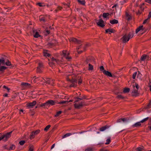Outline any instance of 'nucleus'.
Instances as JSON below:
<instances>
[{
	"label": "nucleus",
	"mask_w": 151,
	"mask_h": 151,
	"mask_svg": "<svg viewBox=\"0 0 151 151\" xmlns=\"http://www.w3.org/2000/svg\"><path fill=\"white\" fill-rule=\"evenodd\" d=\"M66 79L67 81L71 83L69 86L70 87H75L77 86V81L78 79L77 75L74 74L69 75L66 77Z\"/></svg>",
	"instance_id": "nucleus-1"
},
{
	"label": "nucleus",
	"mask_w": 151,
	"mask_h": 151,
	"mask_svg": "<svg viewBox=\"0 0 151 151\" xmlns=\"http://www.w3.org/2000/svg\"><path fill=\"white\" fill-rule=\"evenodd\" d=\"M12 132V131L10 132H7L6 134H4L1 137H0V141L3 139L4 141L5 142L7 141L8 139L11 137Z\"/></svg>",
	"instance_id": "nucleus-2"
},
{
	"label": "nucleus",
	"mask_w": 151,
	"mask_h": 151,
	"mask_svg": "<svg viewBox=\"0 0 151 151\" xmlns=\"http://www.w3.org/2000/svg\"><path fill=\"white\" fill-rule=\"evenodd\" d=\"M4 58L1 57L0 59V72H1L3 73L4 72V70L6 69L7 68L4 66H1V64L3 65H4Z\"/></svg>",
	"instance_id": "nucleus-3"
},
{
	"label": "nucleus",
	"mask_w": 151,
	"mask_h": 151,
	"mask_svg": "<svg viewBox=\"0 0 151 151\" xmlns=\"http://www.w3.org/2000/svg\"><path fill=\"white\" fill-rule=\"evenodd\" d=\"M86 105L84 102H81L79 104L76 103L74 105L75 108L78 109H80L81 108L83 107V106Z\"/></svg>",
	"instance_id": "nucleus-4"
},
{
	"label": "nucleus",
	"mask_w": 151,
	"mask_h": 151,
	"mask_svg": "<svg viewBox=\"0 0 151 151\" xmlns=\"http://www.w3.org/2000/svg\"><path fill=\"white\" fill-rule=\"evenodd\" d=\"M104 23V21L102 19H101L99 20V22H97L96 24L99 27L103 28L105 26Z\"/></svg>",
	"instance_id": "nucleus-5"
},
{
	"label": "nucleus",
	"mask_w": 151,
	"mask_h": 151,
	"mask_svg": "<svg viewBox=\"0 0 151 151\" xmlns=\"http://www.w3.org/2000/svg\"><path fill=\"white\" fill-rule=\"evenodd\" d=\"M57 101L55 100H49L47 101V106L50 105L53 106L55 104L57 103Z\"/></svg>",
	"instance_id": "nucleus-6"
},
{
	"label": "nucleus",
	"mask_w": 151,
	"mask_h": 151,
	"mask_svg": "<svg viewBox=\"0 0 151 151\" xmlns=\"http://www.w3.org/2000/svg\"><path fill=\"white\" fill-rule=\"evenodd\" d=\"M36 104V101H34L30 103L29 104H27V106L29 108H31L33 107Z\"/></svg>",
	"instance_id": "nucleus-7"
},
{
	"label": "nucleus",
	"mask_w": 151,
	"mask_h": 151,
	"mask_svg": "<svg viewBox=\"0 0 151 151\" xmlns=\"http://www.w3.org/2000/svg\"><path fill=\"white\" fill-rule=\"evenodd\" d=\"M86 96L85 95H83L82 97H81V98H79L78 97H75V99H76L74 102H77L79 101L83 100V99H86Z\"/></svg>",
	"instance_id": "nucleus-8"
},
{
	"label": "nucleus",
	"mask_w": 151,
	"mask_h": 151,
	"mask_svg": "<svg viewBox=\"0 0 151 151\" xmlns=\"http://www.w3.org/2000/svg\"><path fill=\"white\" fill-rule=\"evenodd\" d=\"M132 96L137 97L139 95V93H138V90L134 89L132 92Z\"/></svg>",
	"instance_id": "nucleus-9"
},
{
	"label": "nucleus",
	"mask_w": 151,
	"mask_h": 151,
	"mask_svg": "<svg viewBox=\"0 0 151 151\" xmlns=\"http://www.w3.org/2000/svg\"><path fill=\"white\" fill-rule=\"evenodd\" d=\"M123 43H126L129 41V38H128L127 36L125 35L121 38Z\"/></svg>",
	"instance_id": "nucleus-10"
},
{
	"label": "nucleus",
	"mask_w": 151,
	"mask_h": 151,
	"mask_svg": "<svg viewBox=\"0 0 151 151\" xmlns=\"http://www.w3.org/2000/svg\"><path fill=\"white\" fill-rule=\"evenodd\" d=\"M115 32V30L113 29H108L105 30L106 33H109V34H111L112 33H114Z\"/></svg>",
	"instance_id": "nucleus-11"
},
{
	"label": "nucleus",
	"mask_w": 151,
	"mask_h": 151,
	"mask_svg": "<svg viewBox=\"0 0 151 151\" xmlns=\"http://www.w3.org/2000/svg\"><path fill=\"white\" fill-rule=\"evenodd\" d=\"M143 27V25H141L139 27H138L136 30V33L137 34L138 32L141 30H144L145 29Z\"/></svg>",
	"instance_id": "nucleus-12"
},
{
	"label": "nucleus",
	"mask_w": 151,
	"mask_h": 151,
	"mask_svg": "<svg viewBox=\"0 0 151 151\" xmlns=\"http://www.w3.org/2000/svg\"><path fill=\"white\" fill-rule=\"evenodd\" d=\"M143 27V25H141L139 27H138L136 30V33L137 34L138 32L141 30H144L145 29Z\"/></svg>",
	"instance_id": "nucleus-13"
},
{
	"label": "nucleus",
	"mask_w": 151,
	"mask_h": 151,
	"mask_svg": "<svg viewBox=\"0 0 151 151\" xmlns=\"http://www.w3.org/2000/svg\"><path fill=\"white\" fill-rule=\"evenodd\" d=\"M126 16L127 17L126 19L128 21H129V20H131L132 19V17L131 15L129 14L127 12H126L125 13Z\"/></svg>",
	"instance_id": "nucleus-14"
},
{
	"label": "nucleus",
	"mask_w": 151,
	"mask_h": 151,
	"mask_svg": "<svg viewBox=\"0 0 151 151\" xmlns=\"http://www.w3.org/2000/svg\"><path fill=\"white\" fill-rule=\"evenodd\" d=\"M110 126L106 125L100 128V130L101 131H103L106 129H108L110 127Z\"/></svg>",
	"instance_id": "nucleus-15"
},
{
	"label": "nucleus",
	"mask_w": 151,
	"mask_h": 151,
	"mask_svg": "<svg viewBox=\"0 0 151 151\" xmlns=\"http://www.w3.org/2000/svg\"><path fill=\"white\" fill-rule=\"evenodd\" d=\"M147 58H149V56H148L145 54H144L141 56L140 59V61H145V60H146Z\"/></svg>",
	"instance_id": "nucleus-16"
},
{
	"label": "nucleus",
	"mask_w": 151,
	"mask_h": 151,
	"mask_svg": "<svg viewBox=\"0 0 151 151\" xmlns=\"http://www.w3.org/2000/svg\"><path fill=\"white\" fill-rule=\"evenodd\" d=\"M43 53L44 56L50 57L51 56V55L47 52V50H44Z\"/></svg>",
	"instance_id": "nucleus-17"
},
{
	"label": "nucleus",
	"mask_w": 151,
	"mask_h": 151,
	"mask_svg": "<svg viewBox=\"0 0 151 151\" xmlns=\"http://www.w3.org/2000/svg\"><path fill=\"white\" fill-rule=\"evenodd\" d=\"M141 125V123L140 122H137L134 124H133L132 127H139Z\"/></svg>",
	"instance_id": "nucleus-18"
},
{
	"label": "nucleus",
	"mask_w": 151,
	"mask_h": 151,
	"mask_svg": "<svg viewBox=\"0 0 151 151\" xmlns=\"http://www.w3.org/2000/svg\"><path fill=\"white\" fill-rule=\"evenodd\" d=\"M44 81H45L44 82L45 83L48 84H50L51 82L53 81V80L50 78H47L46 79V80H44Z\"/></svg>",
	"instance_id": "nucleus-19"
},
{
	"label": "nucleus",
	"mask_w": 151,
	"mask_h": 151,
	"mask_svg": "<svg viewBox=\"0 0 151 151\" xmlns=\"http://www.w3.org/2000/svg\"><path fill=\"white\" fill-rule=\"evenodd\" d=\"M118 22H119L118 20L116 19H114L112 20H110V23L112 24H118Z\"/></svg>",
	"instance_id": "nucleus-20"
},
{
	"label": "nucleus",
	"mask_w": 151,
	"mask_h": 151,
	"mask_svg": "<svg viewBox=\"0 0 151 151\" xmlns=\"http://www.w3.org/2000/svg\"><path fill=\"white\" fill-rule=\"evenodd\" d=\"M103 73L107 76L110 77L111 76V73L108 71H106V70L104 71Z\"/></svg>",
	"instance_id": "nucleus-21"
},
{
	"label": "nucleus",
	"mask_w": 151,
	"mask_h": 151,
	"mask_svg": "<svg viewBox=\"0 0 151 151\" xmlns=\"http://www.w3.org/2000/svg\"><path fill=\"white\" fill-rule=\"evenodd\" d=\"M62 55L64 57L66 58V57L67 56H68L69 55V53H67V50H63L62 51Z\"/></svg>",
	"instance_id": "nucleus-22"
},
{
	"label": "nucleus",
	"mask_w": 151,
	"mask_h": 151,
	"mask_svg": "<svg viewBox=\"0 0 151 151\" xmlns=\"http://www.w3.org/2000/svg\"><path fill=\"white\" fill-rule=\"evenodd\" d=\"M5 59L4 58V65H6L7 66H10L12 65L11 62L8 60H7L5 62Z\"/></svg>",
	"instance_id": "nucleus-23"
},
{
	"label": "nucleus",
	"mask_w": 151,
	"mask_h": 151,
	"mask_svg": "<svg viewBox=\"0 0 151 151\" xmlns=\"http://www.w3.org/2000/svg\"><path fill=\"white\" fill-rule=\"evenodd\" d=\"M134 35V32L132 31V32H129V33L128 35L127 36L128 38H129V39L132 38L133 36Z\"/></svg>",
	"instance_id": "nucleus-24"
},
{
	"label": "nucleus",
	"mask_w": 151,
	"mask_h": 151,
	"mask_svg": "<svg viewBox=\"0 0 151 151\" xmlns=\"http://www.w3.org/2000/svg\"><path fill=\"white\" fill-rule=\"evenodd\" d=\"M21 85L24 86V87H27L30 86V84L26 83H21Z\"/></svg>",
	"instance_id": "nucleus-25"
},
{
	"label": "nucleus",
	"mask_w": 151,
	"mask_h": 151,
	"mask_svg": "<svg viewBox=\"0 0 151 151\" xmlns=\"http://www.w3.org/2000/svg\"><path fill=\"white\" fill-rule=\"evenodd\" d=\"M78 2L79 3L81 4L85 5L86 3V2L85 0H82L81 1V0H77Z\"/></svg>",
	"instance_id": "nucleus-26"
},
{
	"label": "nucleus",
	"mask_w": 151,
	"mask_h": 151,
	"mask_svg": "<svg viewBox=\"0 0 151 151\" xmlns=\"http://www.w3.org/2000/svg\"><path fill=\"white\" fill-rule=\"evenodd\" d=\"M130 88H124L123 92L124 93H128L129 92Z\"/></svg>",
	"instance_id": "nucleus-27"
},
{
	"label": "nucleus",
	"mask_w": 151,
	"mask_h": 151,
	"mask_svg": "<svg viewBox=\"0 0 151 151\" xmlns=\"http://www.w3.org/2000/svg\"><path fill=\"white\" fill-rule=\"evenodd\" d=\"M94 150V149L93 147H88L85 150V151H93Z\"/></svg>",
	"instance_id": "nucleus-28"
},
{
	"label": "nucleus",
	"mask_w": 151,
	"mask_h": 151,
	"mask_svg": "<svg viewBox=\"0 0 151 151\" xmlns=\"http://www.w3.org/2000/svg\"><path fill=\"white\" fill-rule=\"evenodd\" d=\"M116 98L119 99H125V97L121 95H118L116 96Z\"/></svg>",
	"instance_id": "nucleus-29"
},
{
	"label": "nucleus",
	"mask_w": 151,
	"mask_h": 151,
	"mask_svg": "<svg viewBox=\"0 0 151 151\" xmlns=\"http://www.w3.org/2000/svg\"><path fill=\"white\" fill-rule=\"evenodd\" d=\"M93 58L91 57H88L86 58V62L87 63L90 62V60H92Z\"/></svg>",
	"instance_id": "nucleus-30"
},
{
	"label": "nucleus",
	"mask_w": 151,
	"mask_h": 151,
	"mask_svg": "<svg viewBox=\"0 0 151 151\" xmlns=\"http://www.w3.org/2000/svg\"><path fill=\"white\" fill-rule=\"evenodd\" d=\"M70 42H73L76 43L77 39L75 38L72 37L69 39Z\"/></svg>",
	"instance_id": "nucleus-31"
},
{
	"label": "nucleus",
	"mask_w": 151,
	"mask_h": 151,
	"mask_svg": "<svg viewBox=\"0 0 151 151\" xmlns=\"http://www.w3.org/2000/svg\"><path fill=\"white\" fill-rule=\"evenodd\" d=\"M15 148V146L13 144H11V145L9 148L8 149V150H14Z\"/></svg>",
	"instance_id": "nucleus-32"
},
{
	"label": "nucleus",
	"mask_w": 151,
	"mask_h": 151,
	"mask_svg": "<svg viewBox=\"0 0 151 151\" xmlns=\"http://www.w3.org/2000/svg\"><path fill=\"white\" fill-rule=\"evenodd\" d=\"M110 14L108 13H104L103 14V17L104 18H107V17Z\"/></svg>",
	"instance_id": "nucleus-33"
},
{
	"label": "nucleus",
	"mask_w": 151,
	"mask_h": 151,
	"mask_svg": "<svg viewBox=\"0 0 151 151\" xmlns=\"http://www.w3.org/2000/svg\"><path fill=\"white\" fill-rule=\"evenodd\" d=\"M68 103V101H60V102H58L57 101V104H67Z\"/></svg>",
	"instance_id": "nucleus-34"
},
{
	"label": "nucleus",
	"mask_w": 151,
	"mask_h": 151,
	"mask_svg": "<svg viewBox=\"0 0 151 151\" xmlns=\"http://www.w3.org/2000/svg\"><path fill=\"white\" fill-rule=\"evenodd\" d=\"M41 35L39 34L38 32H37L35 33V34L34 35V37L35 38H38L39 37H40Z\"/></svg>",
	"instance_id": "nucleus-35"
},
{
	"label": "nucleus",
	"mask_w": 151,
	"mask_h": 151,
	"mask_svg": "<svg viewBox=\"0 0 151 151\" xmlns=\"http://www.w3.org/2000/svg\"><path fill=\"white\" fill-rule=\"evenodd\" d=\"M32 132L34 133V134L36 135L39 134L40 132V129H37L36 131H33Z\"/></svg>",
	"instance_id": "nucleus-36"
},
{
	"label": "nucleus",
	"mask_w": 151,
	"mask_h": 151,
	"mask_svg": "<svg viewBox=\"0 0 151 151\" xmlns=\"http://www.w3.org/2000/svg\"><path fill=\"white\" fill-rule=\"evenodd\" d=\"M35 137V134H34L33 132H31V134L30 135V139H33Z\"/></svg>",
	"instance_id": "nucleus-37"
},
{
	"label": "nucleus",
	"mask_w": 151,
	"mask_h": 151,
	"mask_svg": "<svg viewBox=\"0 0 151 151\" xmlns=\"http://www.w3.org/2000/svg\"><path fill=\"white\" fill-rule=\"evenodd\" d=\"M62 111H60L57 112L56 114L55 115V117H58L60 114H61L62 113Z\"/></svg>",
	"instance_id": "nucleus-38"
},
{
	"label": "nucleus",
	"mask_w": 151,
	"mask_h": 151,
	"mask_svg": "<svg viewBox=\"0 0 151 151\" xmlns=\"http://www.w3.org/2000/svg\"><path fill=\"white\" fill-rule=\"evenodd\" d=\"M88 70H91L93 69V66L90 63L88 64Z\"/></svg>",
	"instance_id": "nucleus-39"
},
{
	"label": "nucleus",
	"mask_w": 151,
	"mask_h": 151,
	"mask_svg": "<svg viewBox=\"0 0 151 151\" xmlns=\"http://www.w3.org/2000/svg\"><path fill=\"white\" fill-rule=\"evenodd\" d=\"M71 134H72V133H67V134H65L64 135H63L62 137V138H65L66 137H68L69 136L71 135Z\"/></svg>",
	"instance_id": "nucleus-40"
},
{
	"label": "nucleus",
	"mask_w": 151,
	"mask_h": 151,
	"mask_svg": "<svg viewBox=\"0 0 151 151\" xmlns=\"http://www.w3.org/2000/svg\"><path fill=\"white\" fill-rule=\"evenodd\" d=\"M106 142L105 143V144L106 145H108L109 144L110 142H111V138L109 137L108 139H106Z\"/></svg>",
	"instance_id": "nucleus-41"
},
{
	"label": "nucleus",
	"mask_w": 151,
	"mask_h": 151,
	"mask_svg": "<svg viewBox=\"0 0 151 151\" xmlns=\"http://www.w3.org/2000/svg\"><path fill=\"white\" fill-rule=\"evenodd\" d=\"M151 107V100H150L149 101V103L146 106V108H149Z\"/></svg>",
	"instance_id": "nucleus-42"
},
{
	"label": "nucleus",
	"mask_w": 151,
	"mask_h": 151,
	"mask_svg": "<svg viewBox=\"0 0 151 151\" xmlns=\"http://www.w3.org/2000/svg\"><path fill=\"white\" fill-rule=\"evenodd\" d=\"M63 9V8L61 6H58L57 9H56L55 11L56 12H57L58 11L61 10Z\"/></svg>",
	"instance_id": "nucleus-43"
},
{
	"label": "nucleus",
	"mask_w": 151,
	"mask_h": 151,
	"mask_svg": "<svg viewBox=\"0 0 151 151\" xmlns=\"http://www.w3.org/2000/svg\"><path fill=\"white\" fill-rule=\"evenodd\" d=\"M149 119V118L148 117H147L146 118H145L143 119V120H142L141 121H140V122L141 123H143L144 122H146V121H147Z\"/></svg>",
	"instance_id": "nucleus-44"
},
{
	"label": "nucleus",
	"mask_w": 151,
	"mask_h": 151,
	"mask_svg": "<svg viewBox=\"0 0 151 151\" xmlns=\"http://www.w3.org/2000/svg\"><path fill=\"white\" fill-rule=\"evenodd\" d=\"M51 127V125H48L46 126V127L44 128V130L45 131H47Z\"/></svg>",
	"instance_id": "nucleus-45"
},
{
	"label": "nucleus",
	"mask_w": 151,
	"mask_h": 151,
	"mask_svg": "<svg viewBox=\"0 0 151 151\" xmlns=\"http://www.w3.org/2000/svg\"><path fill=\"white\" fill-rule=\"evenodd\" d=\"M40 107H42L43 106H47V102L44 103H43L41 104H40Z\"/></svg>",
	"instance_id": "nucleus-46"
},
{
	"label": "nucleus",
	"mask_w": 151,
	"mask_h": 151,
	"mask_svg": "<svg viewBox=\"0 0 151 151\" xmlns=\"http://www.w3.org/2000/svg\"><path fill=\"white\" fill-rule=\"evenodd\" d=\"M26 142L25 140H21L19 142V144L21 145H23Z\"/></svg>",
	"instance_id": "nucleus-47"
},
{
	"label": "nucleus",
	"mask_w": 151,
	"mask_h": 151,
	"mask_svg": "<svg viewBox=\"0 0 151 151\" xmlns=\"http://www.w3.org/2000/svg\"><path fill=\"white\" fill-rule=\"evenodd\" d=\"M100 70L103 73L104 71L106 70L104 69V68L103 66H101L100 67Z\"/></svg>",
	"instance_id": "nucleus-48"
},
{
	"label": "nucleus",
	"mask_w": 151,
	"mask_h": 151,
	"mask_svg": "<svg viewBox=\"0 0 151 151\" xmlns=\"http://www.w3.org/2000/svg\"><path fill=\"white\" fill-rule=\"evenodd\" d=\"M43 66V63H38V66L37 67L39 68H41Z\"/></svg>",
	"instance_id": "nucleus-49"
},
{
	"label": "nucleus",
	"mask_w": 151,
	"mask_h": 151,
	"mask_svg": "<svg viewBox=\"0 0 151 151\" xmlns=\"http://www.w3.org/2000/svg\"><path fill=\"white\" fill-rule=\"evenodd\" d=\"M136 150H137V151H142L143 150V148L140 147H138L136 148Z\"/></svg>",
	"instance_id": "nucleus-50"
},
{
	"label": "nucleus",
	"mask_w": 151,
	"mask_h": 151,
	"mask_svg": "<svg viewBox=\"0 0 151 151\" xmlns=\"http://www.w3.org/2000/svg\"><path fill=\"white\" fill-rule=\"evenodd\" d=\"M135 85H133V87L134 88L135 86L136 87V88L138 90L139 88V86L138 84L137 83H135Z\"/></svg>",
	"instance_id": "nucleus-51"
},
{
	"label": "nucleus",
	"mask_w": 151,
	"mask_h": 151,
	"mask_svg": "<svg viewBox=\"0 0 151 151\" xmlns=\"http://www.w3.org/2000/svg\"><path fill=\"white\" fill-rule=\"evenodd\" d=\"M55 63H54L53 61L49 63V65L50 66H52Z\"/></svg>",
	"instance_id": "nucleus-52"
},
{
	"label": "nucleus",
	"mask_w": 151,
	"mask_h": 151,
	"mask_svg": "<svg viewBox=\"0 0 151 151\" xmlns=\"http://www.w3.org/2000/svg\"><path fill=\"white\" fill-rule=\"evenodd\" d=\"M45 31L46 33V35H49L50 33V30H49L48 29H47V28L45 29Z\"/></svg>",
	"instance_id": "nucleus-53"
},
{
	"label": "nucleus",
	"mask_w": 151,
	"mask_h": 151,
	"mask_svg": "<svg viewBox=\"0 0 151 151\" xmlns=\"http://www.w3.org/2000/svg\"><path fill=\"white\" fill-rule=\"evenodd\" d=\"M148 124L150 125H149L148 127L150 129V130H151V118L150 119V122L148 123Z\"/></svg>",
	"instance_id": "nucleus-54"
},
{
	"label": "nucleus",
	"mask_w": 151,
	"mask_h": 151,
	"mask_svg": "<svg viewBox=\"0 0 151 151\" xmlns=\"http://www.w3.org/2000/svg\"><path fill=\"white\" fill-rule=\"evenodd\" d=\"M137 74V72H134L132 75V78L133 79H135Z\"/></svg>",
	"instance_id": "nucleus-55"
},
{
	"label": "nucleus",
	"mask_w": 151,
	"mask_h": 151,
	"mask_svg": "<svg viewBox=\"0 0 151 151\" xmlns=\"http://www.w3.org/2000/svg\"><path fill=\"white\" fill-rule=\"evenodd\" d=\"M37 73H41L42 72V71L40 69V68L37 67Z\"/></svg>",
	"instance_id": "nucleus-56"
},
{
	"label": "nucleus",
	"mask_w": 151,
	"mask_h": 151,
	"mask_svg": "<svg viewBox=\"0 0 151 151\" xmlns=\"http://www.w3.org/2000/svg\"><path fill=\"white\" fill-rule=\"evenodd\" d=\"M39 19H40V21H43V22L46 21L45 19V18L44 17L40 18Z\"/></svg>",
	"instance_id": "nucleus-57"
},
{
	"label": "nucleus",
	"mask_w": 151,
	"mask_h": 151,
	"mask_svg": "<svg viewBox=\"0 0 151 151\" xmlns=\"http://www.w3.org/2000/svg\"><path fill=\"white\" fill-rule=\"evenodd\" d=\"M79 81H78V84L79 85L81 84L82 83V79L81 78V77H80V78L78 79Z\"/></svg>",
	"instance_id": "nucleus-58"
},
{
	"label": "nucleus",
	"mask_w": 151,
	"mask_h": 151,
	"mask_svg": "<svg viewBox=\"0 0 151 151\" xmlns=\"http://www.w3.org/2000/svg\"><path fill=\"white\" fill-rule=\"evenodd\" d=\"M29 151H33L34 147L33 146L30 147L29 149Z\"/></svg>",
	"instance_id": "nucleus-59"
},
{
	"label": "nucleus",
	"mask_w": 151,
	"mask_h": 151,
	"mask_svg": "<svg viewBox=\"0 0 151 151\" xmlns=\"http://www.w3.org/2000/svg\"><path fill=\"white\" fill-rule=\"evenodd\" d=\"M47 45L48 46H53L54 45L53 43H51V42L48 43L47 44Z\"/></svg>",
	"instance_id": "nucleus-60"
},
{
	"label": "nucleus",
	"mask_w": 151,
	"mask_h": 151,
	"mask_svg": "<svg viewBox=\"0 0 151 151\" xmlns=\"http://www.w3.org/2000/svg\"><path fill=\"white\" fill-rule=\"evenodd\" d=\"M151 17V11L149 12L148 16V19H150Z\"/></svg>",
	"instance_id": "nucleus-61"
},
{
	"label": "nucleus",
	"mask_w": 151,
	"mask_h": 151,
	"mask_svg": "<svg viewBox=\"0 0 151 151\" xmlns=\"http://www.w3.org/2000/svg\"><path fill=\"white\" fill-rule=\"evenodd\" d=\"M81 42L80 40H77L76 42V43H77L78 44H80L81 43Z\"/></svg>",
	"instance_id": "nucleus-62"
},
{
	"label": "nucleus",
	"mask_w": 151,
	"mask_h": 151,
	"mask_svg": "<svg viewBox=\"0 0 151 151\" xmlns=\"http://www.w3.org/2000/svg\"><path fill=\"white\" fill-rule=\"evenodd\" d=\"M117 76L115 75V74H112L111 73V76L110 77H113V78H116L117 77Z\"/></svg>",
	"instance_id": "nucleus-63"
},
{
	"label": "nucleus",
	"mask_w": 151,
	"mask_h": 151,
	"mask_svg": "<svg viewBox=\"0 0 151 151\" xmlns=\"http://www.w3.org/2000/svg\"><path fill=\"white\" fill-rule=\"evenodd\" d=\"M145 1L149 4H151V0H145Z\"/></svg>",
	"instance_id": "nucleus-64"
}]
</instances>
